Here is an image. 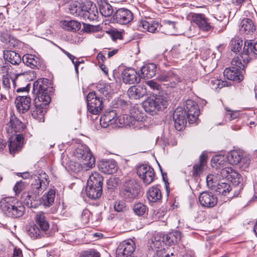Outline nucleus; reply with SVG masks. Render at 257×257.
<instances>
[{"label": "nucleus", "instance_id": "obj_1", "mask_svg": "<svg viewBox=\"0 0 257 257\" xmlns=\"http://www.w3.org/2000/svg\"><path fill=\"white\" fill-rule=\"evenodd\" d=\"M200 113L198 105L191 99H188L184 108L177 107L173 115L176 129L181 131L184 128L187 119L190 123H194L198 119Z\"/></svg>", "mask_w": 257, "mask_h": 257}, {"label": "nucleus", "instance_id": "obj_2", "mask_svg": "<svg viewBox=\"0 0 257 257\" xmlns=\"http://www.w3.org/2000/svg\"><path fill=\"white\" fill-rule=\"evenodd\" d=\"M49 181L47 175L44 173L35 175L31 178L32 194H27L24 200L25 204L29 208H36L39 204V195L45 190Z\"/></svg>", "mask_w": 257, "mask_h": 257}, {"label": "nucleus", "instance_id": "obj_3", "mask_svg": "<svg viewBox=\"0 0 257 257\" xmlns=\"http://www.w3.org/2000/svg\"><path fill=\"white\" fill-rule=\"evenodd\" d=\"M35 220L36 224L30 225L28 227L27 233L29 236L33 239L50 236V224L45 214L43 212L38 213Z\"/></svg>", "mask_w": 257, "mask_h": 257}, {"label": "nucleus", "instance_id": "obj_4", "mask_svg": "<svg viewBox=\"0 0 257 257\" xmlns=\"http://www.w3.org/2000/svg\"><path fill=\"white\" fill-rule=\"evenodd\" d=\"M73 155L81 163L76 164L77 167L75 168V171H87L95 166V158L86 145H79L74 150Z\"/></svg>", "mask_w": 257, "mask_h": 257}, {"label": "nucleus", "instance_id": "obj_5", "mask_svg": "<svg viewBox=\"0 0 257 257\" xmlns=\"http://www.w3.org/2000/svg\"><path fill=\"white\" fill-rule=\"evenodd\" d=\"M51 84L46 78H41L35 81L33 83V93L35 95L34 102H39L47 106L51 101V98L48 93Z\"/></svg>", "mask_w": 257, "mask_h": 257}, {"label": "nucleus", "instance_id": "obj_6", "mask_svg": "<svg viewBox=\"0 0 257 257\" xmlns=\"http://www.w3.org/2000/svg\"><path fill=\"white\" fill-rule=\"evenodd\" d=\"M120 124L140 129L146 126V116L138 110L133 109L130 114H122L118 118Z\"/></svg>", "mask_w": 257, "mask_h": 257}, {"label": "nucleus", "instance_id": "obj_7", "mask_svg": "<svg viewBox=\"0 0 257 257\" xmlns=\"http://www.w3.org/2000/svg\"><path fill=\"white\" fill-rule=\"evenodd\" d=\"M253 55H257V42L253 43L250 41H246L244 42L243 52L239 56L232 59L231 64L242 68L246 67L249 59Z\"/></svg>", "mask_w": 257, "mask_h": 257}, {"label": "nucleus", "instance_id": "obj_8", "mask_svg": "<svg viewBox=\"0 0 257 257\" xmlns=\"http://www.w3.org/2000/svg\"><path fill=\"white\" fill-rule=\"evenodd\" d=\"M140 191V186L135 179L126 178L121 186L120 195L125 200L132 201L138 197Z\"/></svg>", "mask_w": 257, "mask_h": 257}, {"label": "nucleus", "instance_id": "obj_9", "mask_svg": "<svg viewBox=\"0 0 257 257\" xmlns=\"http://www.w3.org/2000/svg\"><path fill=\"white\" fill-rule=\"evenodd\" d=\"M167 105V101L161 96H153L148 98L143 103L145 111L151 115L165 108Z\"/></svg>", "mask_w": 257, "mask_h": 257}, {"label": "nucleus", "instance_id": "obj_10", "mask_svg": "<svg viewBox=\"0 0 257 257\" xmlns=\"http://www.w3.org/2000/svg\"><path fill=\"white\" fill-rule=\"evenodd\" d=\"M87 108L90 113L98 114L103 108L102 99L98 96L96 92H89L87 96Z\"/></svg>", "mask_w": 257, "mask_h": 257}, {"label": "nucleus", "instance_id": "obj_11", "mask_svg": "<svg viewBox=\"0 0 257 257\" xmlns=\"http://www.w3.org/2000/svg\"><path fill=\"white\" fill-rule=\"evenodd\" d=\"M137 174L145 185L151 184L155 177V171L153 168L149 165H142L137 168Z\"/></svg>", "mask_w": 257, "mask_h": 257}, {"label": "nucleus", "instance_id": "obj_12", "mask_svg": "<svg viewBox=\"0 0 257 257\" xmlns=\"http://www.w3.org/2000/svg\"><path fill=\"white\" fill-rule=\"evenodd\" d=\"M133 14L128 9H118L113 16L114 21L120 25H127L133 20Z\"/></svg>", "mask_w": 257, "mask_h": 257}, {"label": "nucleus", "instance_id": "obj_13", "mask_svg": "<svg viewBox=\"0 0 257 257\" xmlns=\"http://www.w3.org/2000/svg\"><path fill=\"white\" fill-rule=\"evenodd\" d=\"M135 249V243L132 240L124 241L120 243L116 250V257L132 256Z\"/></svg>", "mask_w": 257, "mask_h": 257}, {"label": "nucleus", "instance_id": "obj_14", "mask_svg": "<svg viewBox=\"0 0 257 257\" xmlns=\"http://www.w3.org/2000/svg\"><path fill=\"white\" fill-rule=\"evenodd\" d=\"M232 66L230 68H226L224 72L223 75L227 79L236 81L237 82H240L243 79V76L242 74L241 70H243L244 67L240 68L238 66L232 65Z\"/></svg>", "mask_w": 257, "mask_h": 257}, {"label": "nucleus", "instance_id": "obj_15", "mask_svg": "<svg viewBox=\"0 0 257 257\" xmlns=\"http://www.w3.org/2000/svg\"><path fill=\"white\" fill-rule=\"evenodd\" d=\"M25 125L15 115H12L9 122L7 123L6 129L8 133L12 135L14 133L17 134L21 133L25 130Z\"/></svg>", "mask_w": 257, "mask_h": 257}, {"label": "nucleus", "instance_id": "obj_16", "mask_svg": "<svg viewBox=\"0 0 257 257\" xmlns=\"http://www.w3.org/2000/svg\"><path fill=\"white\" fill-rule=\"evenodd\" d=\"M121 76L123 82L126 84H133L138 83L141 80L139 74L134 69L132 68L124 69Z\"/></svg>", "mask_w": 257, "mask_h": 257}, {"label": "nucleus", "instance_id": "obj_17", "mask_svg": "<svg viewBox=\"0 0 257 257\" xmlns=\"http://www.w3.org/2000/svg\"><path fill=\"white\" fill-rule=\"evenodd\" d=\"M24 137L23 134L16 135L15 139L11 138L9 141V148L10 153L14 156L19 153L22 149L24 145Z\"/></svg>", "mask_w": 257, "mask_h": 257}, {"label": "nucleus", "instance_id": "obj_18", "mask_svg": "<svg viewBox=\"0 0 257 257\" xmlns=\"http://www.w3.org/2000/svg\"><path fill=\"white\" fill-rule=\"evenodd\" d=\"M32 99L29 96H17L15 101L17 110L21 113L28 111L31 105Z\"/></svg>", "mask_w": 257, "mask_h": 257}, {"label": "nucleus", "instance_id": "obj_19", "mask_svg": "<svg viewBox=\"0 0 257 257\" xmlns=\"http://www.w3.org/2000/svg\"><path fill=\"white\" fill-rule=\"evenodd\" d=\"M199 201L202 206L211 208L216 205L217 198L211 192H203L199 195Z\"/></svg>", "mask_w": 257, "mask_h": 257}, {"label": "nucleus", "instance_id": "obj_20", "mask_svg": "<svg viewBox=\"0 0 257 257\" xmlns=\"http://www.w3.org/2000/svg\"><path fill=\"white\" fill-rule=\"evenodd\" d=\"M192 22L204 31H208L212 29L208 19L204 14H193L192 15Z\"/></svg>", "mask_w": 257, "mask_h": 257}, {"label": "nucleus", "instance_id": "obj_21", "mask_svg": "<svg viewBox=\"0 0 257 257\" xmlns=\"http://www.w3.org/2000/svg\"><path fill=\"white\" fill-rule=\"evenodd\" d=\"M81 18L85 20L93 21L98 18V11L95 5L91 3L84 5V9Z\"/></svg>", "mask_w": 257, "mask_h": 257}, {"label": "nucleus", "instance_id": "obj_22", "mask_svg": "<svg viewBox=\"0 0 257 257\" xmlns=\"http://www.w3.org/2000/svg\"><path fill=\"white\" fill-rule=\"evenodd\" d=\"M162 81L169 82L167 85L170 87H175L179 83L183 82V79L173 72H169L159 78Z\"/></svg>", "mask_w": 257, "mask_h": 257}, {"label": "nucleus", "instance_id": "obj_23", "mask_svg": "<svg viewBox=\"0 0 257 257\" xmlns=\"http://www.w3.org/2000/svg\"><path fill=\"white\" fill-rule=\"evenodd\" d=\"M99 171L106 174H111L116 171L115 162L112 160H102L98 163Z\"/></svg>", "mask_w": 257, "mask_h": 257}, {"label": "nucleus", "instance_id": "obj_24", "mask_svg": "<svg viewBox=\"0 0 257 257\" xmlns=\"http://www.w3.org/2000/svg\"><path fill=\"white\" fill-rule=\"evenodd\" d=\"M34 106L31 109V114L33 117L39 121H44V114L46 112V106L41 103L34 102Z\"/></svg>", "mask_w": 257, "mask_h": 257}, {"label": "nucleus", "instance_id": "obj_25", "mask_svg": "<svg viewBox=\"0 0 257 257\" xmlns=\"http://www.w3.org/2000/svg\"><path fill=\"white\" fill-rule=\"evenodd\" d=\"M116 120V112L114 110H111L106 112L100 117V124L102 127H106L115 123Z\"/></svg>", "mask_w": 257, "mask_h": 257}, {"label": "nucleus", "instance_id": "obj_26", "mask_svg": "<svg viewBox=\"0 0 257 257\" xmlns=\"http://www.w3.org/2000/svg\"><path fill=\"white\" fill-rule=\"evenodd\" d=\"M17 199L13 197L2 198L0 201V208L7 216L9 214L12 207L17 203Z\"/></svg>", "mask_w": 257, "mask_h": 257}, {"label": "nucleus", "instance_id": "obj_27", "mask_svg": "<svg viewBox=\"0 0 257 257\" xmlns=\"http://www.w3.org/2000/svg\"><path fill=\"white\" fill-rule=\"evenodd\" d=\"M255 30V27L251 20L243 19L240 24L239 32L241 34H252Z\"/></svg>", "mask_w": 257, "mask_h": 257}, {"label": "nucleus", "instance_id": "obj_28", "mask_svg": "<svg viewBox=\"0 0 257 257\" xmlns=\"http://www.w3.org/2000/svg\"><path fill=\"white\" fill-rule=\"evenodd\" d=\"M146 89L143 86H132L127 90V95L132 99H138L146 94Z\"/></svg>", "mask_w": 257, "mask_h": 257}, {"label": "nucleus", "instance_id": "obj_29", "mask_svg": "<svg viewBox=\"0 0 257 257\" xmlns=\"http://www.w3.org/2000/svg\"><path fill=\"white\" fill-rule=\"evenodd\" d=\"M163 241L169 245L178 243L181 239L180 231H175L164 234L162 237Z\"/></svg>", "mask_w": 257, "mask_h": 257}, {"label": "nucleus", "instance_id": "obj_30", "mask_svg": "<svg viewBox=\"0 0 257 257\" xmlns=\"http://www.w3.org/2000/svg\"><path fill=\"white\" fill-rule=\"evenodd\" d=\"M23 63L31 68H39L41 66V60L32 54H26L22 58Z\"/></svg>", "mask_w": 257, "mask_h": 257}, {"label": "nucleus", "instance_id": "obj_31", "mask_svg": "<svg viewBox=\"0 0 257 257\" xmlns=\"http://www.w3.org/2000/svg\"><path fill=\"white\" fill-rule=\"evenodd\" d=\"M8 216L13 218H18L22 216L25 211V208L22 202L17 199V203H15Z\"/></svg>", "mask_w": 257, "mask_h": 257}, {"label": "nucleus", "instance_id": "obj_32", "mask_svg": "<svg viewBox=\"0 0 257 257\" xmlns=\"http://www.w3.org/2000/svg\"><path fill=\"white\" fill-rule=\"evenodd\" d=\"M4 57L6 61L15 65H19L22 60L20 55L13 51H4Z\"/></svg>", "mask_w": 257, "mask_h": 257}, {"label": "nucleus", "instance_id": "obj_33", "mask_svg": "<svg viewBox=\"0 0 257 257\" xmlns=\"http://www.w3.org/2000/svg\"><path fill=\"white\" fill-rule=\"evenodd\" d=\"M148 200L150 202L155 203L162 198L160 189L157 187H151L147 192Z\"/></svg>", "mask_w": 257, "mask_h": 257}, {"label": "nucleus", "instance_id": "obj_34", "mask_svg": "<svg viewBox=\"0 0 257 257\" xmlns=\"http://www.w3.org/2000/svg\"><path fill=\"white\" fill-rule=\"evenodd\" d=\"M226 156L220 155L214 156L211 160V166L216 169L225 167L228 164Z\"/></svg>", "mask_w": 257, "mask_h": 257}, {"label": "nucleus", "instance_id": "obj_35", "mask_svg": "<svg viewBox=\"0 0 257 257\" xmlns=\"http://www.w3.org/2000/svg\"><path fill=\"white\" fill-rule=\"evenodd\" d=\"M156 66L154 63H149L144 66L141 69V74L144 78H151L156 73Z\"/></svg>", "mask_w": 257, "mask_h": 257}, {"label": "nucleus", "instance_id": "obj_36", "mask_svg": "<svg viewBox=\"0 0 257 257\" xmlns=\"http://www.w3.org/2000/svg\"><path fill=\"white\" fill-rule=\"evenodd\" d=\"M85 190L87 196L89 198L92 199H96L101 196L102 192V187L101 186L98 187H91L87 185Z\"/></svg>", "mask_w": 257, "mask_h": 257}, {"label": "nucleus", "instance_id": "obj_37", "mask_svg": "<svg viewBox=\"0 0 257 257\" xmlns=\"http://www.w3.org/2000/svg\"><path fill=\"white\" fill-rule=\"evenodd\" d=\"M159 24L156 21L153 20L147 21L146 20L141 21L140 22L139 28H142L145 31H148L151 33H155L158 27Z\"/></svg>", "mask_w": 257, "mask_h": 257}, {"label": "nucleus", "instance_id": "obj_38", "mask_svg": "<svg viewBox=\"0 0 257 257\" xmlns=\"http://www.w3.org/2000/svg\"><path fill=\"white\" fill-rule=\"evenodd\" d=\"M103 177L97 172H93L89 176L87 185L90 186L98 187L103 185Z\"/></svg>", "mask_w": 257, "mask_h": 257}, {"label": "nucleus", "instance_id": "obj_39", "mask_svg": "<svg viewBox=\"0 0 257 257\" xmlns=\"http://www.w3.org/2000/svg\"><path fill=\"white\" fill-rule=\"evenodd\" d=\"M84 5L78 2L72 3L69 7L70 13L75 17H80L81 18Z\"/></svg>", "mask_w": 257, "mask_h": 257}, {"label": "nucleus", "instance_id": "obj_40", "mask_svg": "<svg viewBox=\"0 0 257 257\" xmlns=\"http://www.w3.org/2000/svg\"><path fill=\"white\" fill-rule=\"evenodd\" d=\"M226 157L228 164L232 165L238 164L242 159V156L240 153L236 151H230Z\"/></svg>", "mask_w": 257, "mask_h": 257}, {"label": "nucleus", "instance_id": "obj_41", "mask_svg": "<svg viewBox=\"0 0 257 257\" xmlns=\"http://www.w3.org/2000/svg\"><path fill=\"white\" fill-rule=\"evenodd\" d=\"M55 198V191L53 189H50L46 194L42 198V203L45 207H49L54 203Z\"/></svg>", "mask_w": 257, "mask_h": 257}, {"label": "nucleus", "instance_id": "obj_42", "mask_svg": "<svg viewBox=\"0 0 257 257\" xmlns=\"http://www.w3.org/2000/svg\"><path fill=\"white\" fill-rule=\"evenodd\" d=\"M184 48L180 44L173 46L172 49L168 52V57L170 59L179 58L182 56Z\"/></svg>", "mask_w": 257, "mask_h": 257}, {"label": "nucleus", "instance_id": "obj_43", "mask_svg": "<svg viewBox=\"0 0 257 257\" xmlns=\"http://www.w3.org/2000/svg\"><path fill=\"white\" fill-rule=\"evenodd\" d=\"M97 91L96 92L97 95L100 96L102 99L103 97H107L111 92V88L109 85L105 84L102 85L101 84L97 86Z\"/></svg>", "mask_w": 257, "mask_h": 257}, {"label": "nucleus", "instance_id": "obj_44", "mask_svg": "<svg viewBox=\"0 0 257 257\" xmlns=\"http://www.w3.org/2000/svg\"><path fill=\"white\" fill-rule=\"evenodd\" d=\"M162 27L165 33L171 35L174 34L176 29V24L174 22L165 20L163 22Z\"/></svg>", "mask_w": 257, "mask_h": 257}, {"label": "nucleus", "instance_id": "obj_45", "mask_svg": "<svg viewBox=\"0 0 257 257\" xmlns=\"http://www.w3.org/2000/svg\"><path fill=\"white\" fill-rule=\"evenodd\" d=\"M99 10L102 15L105 17L110 16L113 12L111 6L105 2L101 3L99 6Z\"/></svg>", "mask_w": 257, "mask_h": 257}, {"label": "nucleus", "instance_id": "obj_46", "mask_svg": "<svg viewBox=\"0 0 257 257\" xmlns=\"http://www.w3.org/2000/svg\"><path fill=\"white\" fill-rule=\"evenodd\" d=\"M231 190L230 184L225 182L219 183L216 186V191L219 194L226 196Z\"/></svg>", "mask_w": 257, "mask_h": 257}, {"label": "nucleus", "instance_id": "obj_47", "mask_svg": "<svg viewBox=\"0 0 257 257\" xmlns=\"http://www.w3.org/2000/svg\"><path fill=\"white\" fill-rule=\"evenodd\" d=\"M64 26L65 29L68 31H76L80 29L81 24L77 21L71 20L65 21Z\"/></svg>", "mask_w": 257, "mask_h": 257}, {"label": "nucleus", "instance_id": "obj_48", "mask_svg": "<svg viewBox=\"0 0 257 257\" xmlns=\"http://www.w3.org/2000/svg\"><path fill=\"white\" fill-rule=\"evenodd\" d=\"M243 42L239 38L232 39L230 41V47L232 51L236 53L239 52L242 46Z\"/></svg>", "mask_w": 257, "mask_h": 257}, {"label": "nucleus", "instance_id": "obj_49", "mask_svg": "<svg viewBox=\"0 0 257 257\" xmlns=\"http://www.w3.org/2000/svg\"><path fill=\"white\" fill-rule=\"evenodd\" d=\"M133 209L134 212L138 216L143 215L147 210V206L141 202L135 203Z\"/></svg>", "mask_w": 257, "mask_h": 257}, {"label": "nucleus", "instance_id": "obj_50", "mask_svg": "<svg viewBox=\"0 0 257 257\" xmlns=\"http://www.w3.org/2000/svg\"><path fill=\"white\" fill-rule=\"evenodd\" d=\"M228 180L230 181L235 185H238L239 183L241 182L242 179L241 178L240 175L237 172L232 169Z\"/></svg>", "mask_w": 257, "mask_h": 257}, {"label": "nucleus", "instance_id": "obj_51", "mask_svg": "<svg viewBox=\"0 0 257 257\" xmlns=\"http://www.w3.org/2000/svg\"><path fill=\"white\" fill-rule=\"evenodd\" d=\"M219 170V173H217L218 178L219 179H227L228 180L230 176V173L232 171V168L231 167L226 166L225 167L220 169Z\"/></svg>", "mask_w": 257, "mask_h": 257}, {"label": "nucleus", "instance_id": "obj_52", "mask_svg": "<svg viewBox=\"0 0 257 257\" xmlns=\"http://www.w3.org/2000/svg\"><path fill=\"white\" fill-rule=\"evenodd\" d=\"M114 209L116 211L122 212L126 210V205L122 201H116L114 204Z\"/></svg>", "mask_w": 257, "mask_h": 257}, {"label": "nucleus", "instance_id": "obj_53", "mask_svg": "<svg viewBox=\"0 0 257 257\" xmlns=\"http://www.w3.org/2000/svg\"><path fill=\"white\" fill-rule=\"evenodd\" d=\"M204 165L199 163L196 164L194 165L193 168V176L196 177L200 175L203 171Z\"/></svg>", "mask_w": 257, "mask_h": 257}, {"label": "nucleus", "instance_id": "obj_54", "mask_svg": "<svg viewBox=\"0 0 257 257\" xmlns=\"http://www.w3.org/2000/svg\"><path fill=\"white\" fill-rule=\"evenodd\" d=\"M80 257H100V254L96 250L91 249L84 252Z\"/></svg>", "mask_w": 257, "mask_h": 257}, {"label": "nucleus", "instance_id": "obj_55", "mask_svg": "<svg viewBox=\"0 0 257 257\" xmlns=\"http://www.w3.org/2000/svg\"><path fill=\"white\" fill-rule=\"evenodd\" d=\"M146 84L150 87L151 89L155 90H159L161 88V86L154 80H149L146 82Z\"/></svg>", "mask_w": 257, "mask_h": 257}, {"label": "nucleus", "instance_id": "obj_56", "mask_svg": "<svg viewBox=\"0 0 257 257\" xmlns=\"http://www.w3.org/2000/svg\"><path fill=\"white\" fill-rule=\"evenodd\" d=\"M223 83V82L221 81L219 79L211 80L210 81L211 85L214 89L221 88L224 85V84Z\"/></svg>", "mask_w": 257, "mask_h": 257}, {"label": "nucleus", "instance_id": "obj_57", "mask_svg": "<svg viewBox=\"0 0 257 257\" xmlns=\"http://www.w3.org/2000/svg\"><path fill=\"white\" fill-rule=\"evenodd\" d=\"M83 30L84 32L91 33L95 31L96 28L94 26L89 24H86L84 23H83Z\"/></svg>", "mask_w": 257, "mask_h": 257}, {"label": "nucleus", "instance_id": "obj_58", "mask_svg": "<svg viewBox=\"0 0 257 257\" xmlns=\"http://www.w3.org/2000/svg\"><path fill=\"white\" fill-rule=\"evenodd\" d=\"M225 109L227 111L226 115L229 116L230 120L234 119L239 115V113L237 111H233L227 108Z\"/></svg>", "mask_w": 257, "mask_h": 257}, {"label": "nucleus", "instance_id": "obj_59", "mask_svg": "<svg viewBox=\"0 0 257 257\" xmlns=\"http://www.w3.org/2000/svg\"><path fill=\"white\" fill-rule=\"evenodd\" d=\"M10 79L7 76L3 77V86L7 90L10 88Z\"/></svg>", "mask_w": 257, "mask_h": 257}, {"label": "nucleus", "instance_id": "obj_60", "mask_svg": "<svg viewBox=\"0 0 257 257\" xmlns=\"http://www.w3.org/2000/svg\"><path fill=\"white\" fill-rule=\"evenodd\" d=\"M24 188V184L22 181L17 182L14 187V191L16 192H20Z\"/></svg>", "mask_w": 257, "mask_h": 257}, {"label": "nucleus", "instance_id": "obj_61", "mask_svg": "<svg viewBox=\"0 0 257 257\" xmlns=\"http://www.w3.org/2000/svg\"><path fill=\"white\" fill-rule=\"evenodd\" d=\"M213 175L210 174L207 176L206 182H207V186L209 187L212 188L215 186V185L214 184V182L213 181Z\"/></svg>", "mask_w": 257, "mask_h": 257}, {"label": "nucleus", "instance_id": "obj_62", "mask_svg": "<svg viewBox=\"0 0 257 257\" xmlns=\"http://www.w3.org/2000/svg\"><path fill=\"white\" fill-rule=\"evenodd\" d=\"M176 255L174 254V253L171 252L165 254V256L163 254V252L161 251H158L156 254L154 255V257H176Z\"/></svg>", "mask_w": 257, "mask_h": 257}, {"label": "nucleus", "instance_id": "obj_63", "mask_svg": "<svg viewBox=\"0 0 257 257\" xmlns=\"http://www.w3.org/2000/svg\"><path fill=\"white\" fill-rule=\"evenodd\" d=\"M207 158V157L206 154L203 153L200 156V161L198 163L205 166L206 164Z\"/></svg>", "mask_w": 257, "mask_h": 257}, {"label": "nucleus", "instance_id": "obj_64", "mask_svg": "<svg viewBox=\"0 0 257 257\" xmlns=\"http://www.w3.org/2000/svg\"><path fill=\"white\" fill-rule=\"evenodd\" d=\"M239 163H242V167H243L244 168H247L250 164L249 160H248L246 159L242 158L241 159V161Z\"/></svg>", "mask_w": 257, "mask_h": 257}]
</instances>
